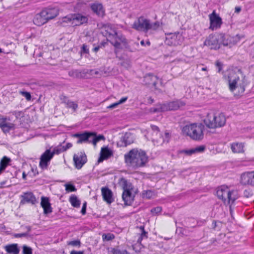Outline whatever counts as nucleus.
Listing matches in <instances>:
<instances>
[{
    "instance_id": "1",
    "label": "nucleus",
    "mask_w": 254,
    "mask_h": 254,
    "mask_svg": "<svg viewBox=\"0 0 254 254\" xmlns=\"http://www.w3.org/2000/svg\"><path fill=\"white\" fill-rule=\"evenodd\" d=\"M229 89L235 95L242 94L245 91L247 82L246 76L238 67H233L228 71Z\"/></svg>"
},
{
    "instance_id": "2",
    "label": "nucleus",
    "mask_w": 254,
    "mask_h": 254,
    "mask_svg": "<svg viewBox=\"0 0 254 254\" xmlns=\"http://www.w3.org/2000/svg\"><path fill=\"white\" fill-rule=\"evenodd\" d=\"M126 162L133 168L144 166L148 161V157L145 151L133 149L125 155Z\"/></svg>"
},
{
    "instance_id": "3",
    "label": "nucleus",
    "mask_w": 254,
    "mask_h": 254,
    "mask_svg": "<svg viewBox=\"0 0 254 254\" xmlns=\"http://www.w3.org/2000/svg\"><path fill=\"white\" fill-rule=\"evenodd\" d=\"M204 126L201 124L191 123L186 125L182 128L184 135L190 137L195 141L202 140L204 137Z\"/></svg>"
},
{
    "instance_id": "4",
    "label": "nucleus",
    "mask_w": 254,
    "mask_h": 254,
    "mask_svg": "<svg viewBox=\"0 0 254 254\" xmlns=\"http://www.w3.org/2000/svg\"><path fill=\"white\" fill-rule=\"evenodd\" d=\"M105 36L107 40L117 49L122 48L121 45L125 43V38L121 35H119L116 30L112 25L107 24L105 26Z\"/></svg>"
},
{
    "instance_id": "5",
    "label": "nucleus",
    "mask_w": 254,
    "mask_h": 254,
    "mask_svg": "<svg viewBox=\"0 0 254 254\" xmlns=\"http://www.w3.org/2000/svg\"><path fill=\"white\" fill-rule=\"evenodd\" d=\"M203 122L210 128L221 127L222 125V112L221 111H211L207 114Z\"/></svg>"
},
{
    "instance_id": "6",
    "label": "nucleus",
    "mask_w": 254,
    "mask_h": 254,
    "mask_svg": "<svg viewBox=\"0 0 254 254\" xmlns=\"http://www.w3.org/2000/svg\"><path fill=\"white\" fill-rule=\"evenodd\" d=\"M73 137L78 138L76 142L77 144L85 142L92 143L95 146L99 141L105 140L104 135H99L97 136L96 133L88 131L75 133L73 135Z\"/></svg>"
},
{
    "instance_id": "7",
    "label": "nucleus",
    "mask_w": 254,
    "mask_h": 254,
    "mask_svg": "<svg viewBox=\"0 0 254 254\" xmlns=\"http://www.w3.org/2000/svg\"><path fill=\"white\" fill-rule=\"evenodd\" d=\"M159 26V23L155 22L152 23L142 16L139 17L132 24V28L140 31L147 32L149 30H156Z\"/></svg>"
},
{
    "instance_id": "8",
    "label": "nucleus",
    "mask_w": 254,
    "mask_h": 254,
    "mask_svg": "<svg viewBox=\"0 0 254 254\" xmlns=\"http://www.w3.org/2000/svg\"><path fill=\"white\" fill-rule=\"evenodd\" d=\"M183 41V37L180 33H169L167 34L165 43L170 46L180 45Z\"/></svg>"
},
{
    "instance_id": "9",
    "label": "nucleus",
    "mask_w": 254,
    "mask_h": 254,
    "mask_svg": "<svg viewBox=\"0 0 254 254\" xmlns=\"http://www.w3.org/2000/svg\"><path fill=\"white\" fill-rule=\"evenodd\" d=\"M73 161L76 168L77 169H81L87 162L85 153L84 152H79L75 154L73 156Z\"/></svg>"
},
{
    "instance_id": "10",
    "label": "nucleus",
    "mask_w": 254,
    "mask_h": 254,
    "mask_svg": "<svg viewBox=\"0 0 254 254\" xmlns=\"http://www.w3.org/2000/svg\"><path fill=\"white\" fill-rule=\"evenodd\" d=\"M210 27L209 28L212 30H215L220 28L221 25V18L216 14L215 11L209 14Z\"/></svg>"
},
{
    "instance_id": "11",
    "label": "nucleus",
    "mask_w": 254,
    "mask_h": 254,
    "mask_svg": "<svg viewBox=\"0 0 254 254\" xmlns=\"http://www.w3.org/2000/svg\"><path fill=\"white\" fill-rule=\"evenodd\" d=\"M51 149H47L41 156L40 166L42 169L47 168L51 160L53 157Z\"/></svg>"
},
{
    "instance_id": "12",
    "label": "nucleus",
    "mask_w": 254,
    "mask_h": 254,
    "mask_svg": "<svg viewBox=\"0 0 254 254\" xmlns=\"http://www.w3.org/2000/svg\"><path fill=\"white\" fill-rule=\"evenodd\" d=\"M242 37H243V36L238 34L234 36H231L230 35L223 36V46L231 47L232 46L236 44Z\"/></svg>"
},
{
    "instance_id": "13",
    "label": "nucleus",
    "mask_w": 254,
    "mask_h": 254,
    "mask_svg": "<svg viewBox=\"0 0 254 254\" xmlns=\"http://www.w3.org/2000/svg\"><path fill=\"white\" fill-rule=\"evenodd\" d=\"M9 118L0 117V127L4 133L9 132L10 130L14 129V124L8 122Z\"/></svg>"
},
{
    "instance_id": "14",
    "label": "nucleus",
    "mask_w": 254,
    "mask_h": 254,
    "mask_svg": "<svg viewBox=\"0 0 254 254\" xmlns=\"http://www.w3.org/2000/svg\"><path fill=\"white\" fill-rule=\"evenodd\" d=\"M163 110L167 111L168 110H175L178 109L180 107L185 105V103L180 100H176L172 102L163 104Z\"/></svg>"
},
{
    "instance_id": "15",
    "label": "nucleus",
    "mask_w": 254,
    "mask_h": 254,
    "mask_svg": "<svg viewBox=\"0 0 254 254\" xmlns=\"http://www.w3.org/2000/svg\"><path fill=\"white\" fill-rule=\"evenodd\" d=\"M227 200L228 203L230 205L229 210L231 215L232 216V205L235 201L238 198V193L236 190H231L227 191Z\"/></svg>"
},
{
    "instance_id": "16",
    "label": "nucleus",
    "mask_w": 254,
    "mask_h": 254,
    "mask_svg": "<svg viewBox=\"0 0 254 254\" xmlns=\"http://www.w3.org/2000/svg\"><path fill=\"white\" fill-rule=\"evenodd\" d=\"M204 45L209 47L211 49H218L220 48L218 39L215 36H209L204 42Z\"/></svg>"
},
{
    "instance_id": "17",
    "label": "nucleus",
    "mask_w": 254,
    "mask_h": 254,
    "mask_svg": "<svg viewBox=\"0 0 254 254\" xmlns=\"http://www.w3.org/2000/svg\"><path fill=\"white\" fill-rule=\"evenodd\" d=\"M44 16H45L47 21L52 19L57 16L59 14V9L54 7L46 8L42 10Z\"/></svg>"
},
{
    "instance_id": "18",
    "label": "nucleus",
    "mask_w": 254,
    "mask_h": 254,
    "mask_svg": "<svg viewBox=\"0 0 254 254\" xmlns=\"http://www.w3.org/2000/svg\"><path fill=\"white\" fill-rule=\"evenodd\" d=\"M41 201V206L43 208L44 214H48L52 212V207L50 202L49 198L47 197L42 196Z\"/></svg>"
},
{
    "instance_id": "19",
    "label": "nucleus",
    "mask_w": 254,
    "mask_h": 254,
    "mask_svg": "<svg viewBox=\"0 0 254 254\" xmlns=\"http://www.w3.org/2000/svg\"><path fill=\"white\" fill-rule=\"evenodd\" d=\"M102 195L104 201L109 204H111L114 201L113 198V193L111 190L107 187H103L101 189Z\"/></svg>"
},
{
    "instance_id": "20",
    "label": "nucleus",
    "mask_w": 254,
    "mask_h": 254,
    "mask_svg": "<svg viewBox=\"0 0 254 254\" xmlns=\"http://www.w3.org/2000/svg\"><path fill=\"white\" fill-rule=\"evenodd\" d=\"M205 149L204 145H200L190 149H184L180 151L181 153H184L188 156H191L192 154L203 152Z\"/></svg>"
},
{
    "instance_id": "21",
    "label": "nucleus",
    "mask_w": 254,
    "mask_h": 254,
    "mask_svg": "<svg viewBox=\"0 0 254 254\" xmlns=\"http://www.w3.org/2000/svg\"><path fill=\"white\" fill-rule=\"evenodd\" d=\"M131 190H128L124 191L122 194V198L124 201L125 204L127 205H131L133 199L134 195L131 192Z\"/></svg>"
},
{
    "instance_id": "22",
    "label": "nucleus",
    "mask_w": 254,
    "mask_h": 254,
    "mask_svg": "<svg viewBox=\"0 0 254 254\" xmlns=\"http://www.w3.org/2000/svg\"><path fill=\"white\" fill-rule=\"evenodd\" d=\"M251 172L243 173L241 176L240 182L243 185L253 186V179Z\"/></svg>"
},
{
    "instance_id": "23",
    "label": "nucleus",
    "mask_w": 254,
    "mask_h": 254,
    "mask_svg": "<svg viewBox=\"0 0 254 254\" xmlns=\"http://www.w3.org/2000/svg\"><path fill=\"white\" fill-rule=\"evenodd\" d=\"M21 196L23 198L22 200L21 201V203L27 202L34 204L36 202V199L32 192H25Z\"/></svg>"
},
{
    "instance_id": "24",
    "label": "nucleus",
    "mask_w": 254,
    "mask_h": 254,
    "mask_svg": "<svg viewBox=\"0 0 254 254\" xmlns=\"http://www.w3.org/2000/svg\"><path fill=\"white\" fill-rule=\"evenodd\" d=\"M91 8L92 11L99 16L103 17L105 14V11L101 3H94L91 4Z\"/></svg>"
},
{
    "instance_id": "25",
    "label": "nucleus",
    "mask_w": 254,
    "mask_h": 254,
    "mask_svg": "<svg viewBox=\"0 0 254 254\" xmlns=\"http://www.w3.org/2000/svg\"><path fill=\"white\" fill-rule=\"evenodd\" d=\"M48 22L45 16L43 15V11L37 14L34 18V23L39 26H42Z\"/></svg>"
},
{
    "instance_id": "26",
    "label": "nucleus",
    "mask_w": 254,
    "mask_h": 254,
    "mask_svg": "<svg viewBox=\"0 0 254 254\" xmlns=\"http://www.w3.org/2000/svg\"><path fill=\"white\" fill-rule=\"evenodd\" d=\"M158 78L153 74L148 73L144 77V82L145 84L155 86Z\"/></svg>"
},
{
    "instance_id": "27",
    "label": "nucleus",
    "mask_w": 254,
    "mask_h": 254,
    "mask_svg": "<svg viewBox=\"0 0 254 254\" xmlns=\"http://www.w3.org/2000/svg\"><path fill=\"white\" fill-rule=\"evenodd\" d=\"M74 25H79L86 23L88 21V18L81 15V14H73Z\"/></svg>"
},
{
    "instance_id": "28",
    "label": "nucleus",
    "mask_w": 254,
    "mask_h": 254,
    "mask_svg": "<svg viewBox=\"0 0 254 254\" xmlns=\"http://www.w3.org/2000/svg\"><path fill=\"white\" fill-rule=\"evenodd\" d=\"M101 156L98 159V162H100L104 159H107L110 156L113 155V152L111 150L109 149L108 147H104L101 149Z\"/></svg>"
},
{
    "instance_id": "29",
    "label": "nucleus",
    "mask_w": 254,
    "mask_h": 254,
    "mask_svg": "<svg viewBox=\"0 0 254 254\" xmlns=\"http://www.w3.org/2000/svg\"><path fill=\"white\" fill-rule=\"evenodd\" d=\"M5 251L9 254H18L19 249L17 244L8 245L4 247Z\"/></svg>"
},
{
    "instance_id": "30",
    "label": "nucleus",
    "mask_w": 254,
    "mask_h": 254,
    "mask_svg": "<svg viewBox=\"0 0 254 254\" xmlns=\"http://www.w3.org/2000/svg\"><path fill=\"white\" fill-rule=\"evenodd\" d=\"M244 145L242 143L234 142L231 144V148L233 153H240L244 152Z\"/></svg>"
},
{
    "instance_id": "31",
    "label": "nucleus",
    "mask_w": 254,
    "mask_h": 254,
    "mask_svg": "<svg viewBox=\"0 0 254 254\" xmlns=\"http://www.w3.org/2000/svg\"><path fill=\"white\" fill-rule=\"evenodd\" d=\"M138 229V237L137 240V243L141 244V241L143 239L147 238V232L145 231L144 226H141L137 228Z\"/></svg>"
},
{
    "instance_id": "32",
    "label": "nucleus",
    "mask_w": 254,
    "mask_h": 254,
    "mask_svg": "<svg viewBox=\"0 0 254 254\" xmlns=\"http://www.w3.org/2000/svg\"><path fill=\"white\" fill-rule=\"evenodd\" d=\"M69 201L71 203V205L74 207L79 208L80 206L81 202L80 200L78 199L77 197L74 194H72L70 196Z\"/></svg>"
},
{
    "instance_id": "33",
    "label": "nucleus",
    "mask_w": 254,
    "mask_h": 254,
    "mask_svg": "<svg viewBox=\"0 0 254 254\" xmlns=\"http://www.w3.org/2000/svg\"><path fill=\"white\" fill-rule=\"evenodd\" d=\"M120 185L122 187L124 191L132 190V186L131 184L128 183L125 179L121 178L119 182Z\"/></svg>"
},
{
    "instance_id": "34",
    "label": "nucleus",
    "mask_w": 254,
    "mask_h": 254,
    "mask_svg": "<svg viewBox=\"0 0 254 254\" xmlns=\"http://www.w3.org/2000/svg\"><path fill=\"white\" fill-rule=\"evenodd\" d=\"M109 254H128L126 250H121L119 247L108 248Z\"/></svg>"
},
{
    "instance_id": "35",
    "label": "nucleus",
    "mask_w": 254,
    "mask_h": 254,
    "mask_svg": "<svg viewBox=\"0 0 254 254\" xmlns=\"http://www.w3.org/2000/svg\"><path fill=\"white\" fill-rule=\"evenodd\" d=\"M10 160L9 158L6 156H4L0 160V174L5 170L6 167L9 164Z\"/></svg>"
},
{
    "instance_id": "36",
    "label": "nucleus",
    "mask_w": 254,
    "mask_h": 254,
    "mask_svg": "<svg viewBox=\"0 0 254 254\" xmlns=\"http://www.w3.org/2000/svg\"><path fill=\"white\" fill-rule=\"evenodd\" d=\"M62 22L63 23H70L74 25V18L73 14H69L62 18Z\"/></svg>"
},
{
    "instance_id": "37",
    "label": "nucleus",
    "mask_w": 254,
    "mask_h": 254,
    "mask_svg": "<svg viewBox=\"0 0 254 254\" xmlns=\"http://www.w3.org/2000/svg\"><path fill=\"white\" fill-rule=\"evenodd\" d=\"M64 102L66 104L67 107L68 108H72L73 111H75L78 107L77 104L73 102L68 100L65 97H64Z\"/></svg>"
},
{
    "instance_id": "38",
    "label": "nucleus",
    "mask_w": 254,
    "mask_h": 254,
    "mask_svg": "<svg viewBox=\"0 0 254 254\" xmlns=\"http://www.w3.org/2000/svg\"><path fill=\"white\" fill-rule=\"evenodd\" d=\"M142 195L144 198L150 199L153 198L155 196V194L154 191L151 190H148L144 191L142 193Z\"/></svg>"
},
{
    "instance_id": "39",
    "label": "nucleus",
    "mask_w": 254,
    "mask_h": 254,
    "mask_svg": "<svg viewBox=\"0 0 254 254\" xmlns=\"http://www.w3.org/2000/svg\"><path fill=\"white\" fill-rule=\"evenodd\" d=\"M64 151H65V149L63 147V146H58L56 147H55L53 151H51V153L53 154V155L54 156V154H59L61 153V152H63Z\"/></svg>"
},
{
    "instance_id": "40",
    "label": "nucleus",
    "mask_w": 254,
    "mask_h": 254,
    "mask_svg": "<svg viewBox=\"0 0 254 254\" xmlns=\"http://www.w3.org/2000/svg\"><path fill=\"white\" fill-rule=\"evenodd\" d=\"M102 238L104 241H109L112 240L115 238V236L113 234L108 233V234H104L102 235Z\"/></svg>"
},
{
    "instance_id": "41",
    "label": "nucleus",
    "mask_w": 254,
    "mask_h": 254,
    "mask_svg": "<svg viewBox=\"0 0 254 254\" xmlns=\"http://www.w3.org/2000/svg\"><path fill=\"white\" fill-rule=\"evenodd\" d=\"M22 254H32V249L26 245H23L22 247Z\"/></svg>"
},
{
    "instance_id": "42",
    "label": "nucleus",
    "mask_w": 254,
    "mask_h": 254,
    "mask_svg": "<svg viewBox=\"0 0 254 254\" xmlns=\"http://www.w3.org/2000/svg\"><path fill=\"white\" fill-rule=\"evenodd\" d=\"M67 245L72 246L73 247H80L81 246V242L79 240H74L67 242Z\"/></svg>"
},
{
    "instance_id": "43",
    "label": "nucleus",
    "mask_w": 254,
    "mask_h": 254,
    "mask_svg": "<svg viewBox=\"0 0 254 254\" xmlns=\"http://www.w3.org/2000/svg\"><path fill=\"white\" fill-rule=\"evenodd\" d=\"M163 104H159L156 108H153L151 109V111L154 113L159 112H165V110H163Z\"/></svg>"
},
{
    "instance_id": "44",
    "label": "nucleus",
    "mask_w": 254,
    "mask_h": 254,
    "mask_svg": "<svg viewBox=\"0 0 254 254\" xmlns=\"http://www.w3.org/2000/svg\"><path fill=\"white\" fill-rule=\"evenodd\" d=\"M65 190L68 192L75 191L76 189L73 185L71 184H65Z\"/></svg>"
},
{
    "instance_id": "45",
    "label": "nucleus",
    "mask_w": 254,
    "mask_h": 254,
    "mask_svg": "<svg viewBox=\"0 0 254 254\" xmlns=\"http://www.w3.org/2000/svg\"><path fill=\"white\" fill-rule=\"evenodd\" d=\"M20 94L25 97V98L28 100L29 101L31 99V96L29 92H26V91H19Z\"/></svg>"
},
{
    "instance_id": "46",
    "label": "nucleus",
    "mask_w": 254,
    "mask_h": 254,
    "mask_svg": "<svg viewBox=\"0 0 254 254\" xmlns=\"http://www.w3.org/2000/svg\"><path fill=\"white\" fill-rule=\"evenodd\" d=\"M162 211V208L161 207L158 206L155 208H152L151 210V212L153 214L156 215L158 213H160Z\"/></svg>"
},
{
    "instance_id": "47",
    "label": "nucleus",
    "mask_w": 254,
    "mask_h": 254,
    "mask_svg": "<svg viewBox=\"0 0 254 254\" xmlns=\"http://www.w3.org/2000/svg\"><path fill=\"white\" fill-rule=\"evenodd\" d=\"M216 195L219 199H222V188L221 187L218 188Z\"/></svg>"
},
{
    "instance_id": "48",
    "label": "nucleus",
    "mask_w": 254,
    "mask_h": 254,
    "mask_svg": "<svg viewBox=\"0 0 254 254\" xmlns=\"http://www.w3.org/2000/svg\"><path fill=\"white\" fill-rule=\"evenodd\" d=\"M215 66L218 72L221 71V68L222 67V64L219 61H217L215 63Z\"/></svg>"
},
{
    "instance_id": "49",
    "label": "nucleus",
    "mask_w": 254,
    "mask_h": 254,
    "mask_svg": "<svg viewBox=\"0 0 254 254\" xmlns=\"http://www.w3.org/2000/svg\"><path fill=\"white\" fill-rule=\"evenodd\" d=\"M151 129L153 131L154 133H155L156 135L159 133L160 129L157 126L155 125H151Z\"/></svg>"
},
{
    "instance_id": "50",
    "label": "nucleus",
    "mask_w": 254,
    "mask_h": 254,
    "mask_svg": "<svg viewBox=\"0 0 254 254\" xmlns=\"http://www.w3.org/2000/svg\"><path fill=\"white\" fill-rule=\"evenodd\" d=\"M29 235L28 232L23 233H18L15 234L14 236L15 238H22V237H26Z\"/></svg>"
},
{
    "instance_id": "51",
    "label": "nucleus",
    "mask_w": 254,
    "mask_h": 254,
    "mask_svg": "<svg viewBox=\"0 0 254 254\" xmlns=\"http://www.w3.org/2000/svg\"><path fill=\"white\" fill-rule=\"evenodd\" d=\"M170 137V134L168 132H165L164 135L163 136L164 142H168Z\"/></svg>"
},
{
    "instance_id": "52",
    "label": "nucleus",
    "mask_w": 254,
    "mask_h": 254,
    "mask_svg": "<svg viewBox=\"0 0 254 254\" xmlns=\"http://www.w3.org/2000/svg\"><path fill=\"white\" fill-rule=\"evenodd\" d=\"M86 205H87V203L86 202H85L83 204V206H82V209H81V213L83 214V215H84L86 213Z\"/></svg>"
},
{
    "instance_id": "53",
    "label": "nucleus",
    "mask_w": 254,
    "mask_h": 254,
    "mask_svg": "<svg viewBox=\"0 0 254 254\" xmlns=\"http://www.w3.org/2000/svg\"><path fill=\"white\" fill-rule=\"evenodd\" d=\"M127 99V97H124L121 98L118 102V104H121L124 102H125Z\"/></svg>"
},
{
    "instance_id": "54",
    "label": "nucleus",
    "mask_w": 254,
    "mask_h": 254,
    "mask_svg": "<svg viewBox=\"0 0 254 254\" xmlns=\"http://www.w3.org/2000/svg\"><path fill=\"white\" fill-rule=\"evenodd\" d=\"M82 51L85 53H87L88 52V49L87 46L85 45H83L82 47Z\"/></svg>"
},
{
    "instance_id": "55",
    "label": "nucleus",
    "mask_w": 254,
    "mask_h": 254,
    "mask_svg": "<svg viewBox=\"0 0 254 254\" xmlns=\"http://www.w3.org/2000/svg\"><path fill=\"white\" fill-rule=\"evenodd\" d=\"M70 254H84V253L83 251H72L70 252Z\"/></svg>"
},
{
    "instance_id": "56",
    "label": "nucleus",
    "mask_w": 254,
    "mask_h": 254,
    "mask_svg": "<svg viewBox=\"0 0 254 254\" xmlns=\"http://www.w3.org/2000/svg\"><path fill=\"white\" fill-rule=\"evenodd\" d=\"M119 105V104H118V102H117L116 103H113V104L110 105L109 106H108V108H110V109H113V108L116 107Z\"/></svg>"
},
{
    "instance_id": "57",
    "label": "nucleus",
    "mask_w": 254,
    "mask_h": 254,
    "mask_svg": "<svg viewBox=\"0 0 254 254\" xmlns=\"http://www.w3.org/2000/svg\"><path fill=\"white\" fill-rule=\"evenodd\" d=\"M64 149H65V151H66L67 149H69L72 146V144L70 143H68L66 144L65 146H63Z\"/></svg>"
},
{
    "instance_id": "58",
    "label": "nucleus",
    "mask_w": 254,
    "mask_h": 254,
    "mask_svg": "<svg viewBox=\"0 0 254 254\" xmlns=\"http://www.w3.org/2000/svg\"><path fill=\"white\" fill-rule=\"evenodd\" d=\"M6 175L8 178H11L13 177V175L8 172H6Z\"/></svg>"
},
{
    "instance_id": "59",
    "label": "nucleus",
    "mask_w": 254,
    "mask_h": 254,
    "mask_svg": "<svg viewBox=\"0 0 254 254\" xmlns=\"http://www.w3.org/2000/svg\"><path fill=\"white\" fill-rule=\"evenodd\" d=\"M235 9L236 12L239 13L241 11V8L240 7L237 6L235 7Z\"/></svg>"
},
{
    "instance_id": "60",
    "label": "nucleus",
    "mask_w": 254,
    "mask_h": 254,
    "mask_svg": "<svg viewBox=\"0 0 254 254\" xmlns=\"http://www.w3.org/2000/svg\"><path fill=\"white\" fill-rule=\"evenodd\" d=\"M252 175V178L253 179V186H254V171L251 172Z\"/></svg>"
},
{
    "instance_id": "61",
    "label": "nucleus",
    "mask_w": 254,
    "mask_h": 254,
    "mask_svg": "<svg viewBox=\"0 0 254 254\" xmlns=\"http://www.w3.org/2000/svg\"><path fill=\"white\" fill-rule=\"evenodd\" d=\"M99 49V47H96L93 49V51L97 52Z\"/></svg>"
},
{
    "instance_id": "62",
    "label": "nucleus",
    "mask_w": 254,
    "mask_h": 254,
    "mask_svg": "<svg viewBox=\"0 0 254 254\" xmlns=\"http://www.w3.org/2000/svg\"><path fill=\"white\" fill-rule=\"evenodd\" d=\"M22 177L24 179H25V178L26 177V175L25 174V173L24 172L23 173V174H22Z\"/></svg>"
},
{
    "instance_id": "63",
    "label": "nucleus",
    "mask_w": 254,
    "mask_h": 254,
    "mask_svg": "<svg viewBox=\"0 0 254 254\" xmlns=\"http://www.w3.org/2000/svg\"><path fill=\"white\" fill-rule=\"evenodd\" d=\"M213 225H214V227L215 228L217 226V222H213Z\"/></svg>"
},
{
    "instance_id": "64",
    "label": "nucleus",
    "mask_w": 254,
    "mask_h": 254,
    "mask_svg": "<svg viewBox=\"0 0 254 254\" xmlns=\"http://www.w3.org/2000/svg\"><path fill=\"white\" fill-rule=\"evenodd\" d=\"M27 230H28V232H30V231H31V227H27Z\"/></svg>"
}]
</instances>
